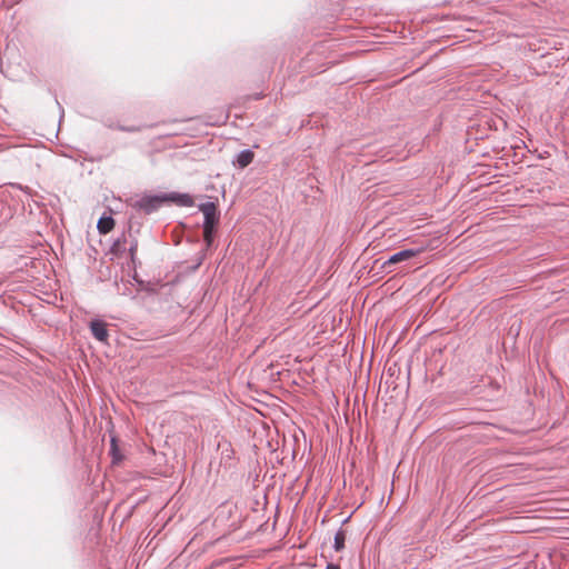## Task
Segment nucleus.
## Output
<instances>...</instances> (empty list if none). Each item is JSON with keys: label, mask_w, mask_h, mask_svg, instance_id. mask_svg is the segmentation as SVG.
Here are the masks:
<instances>
[{"label": "nucleus", "mask_w": 569, "mask_h": 569, "mask_svg": "<svg viewBox=\"0 0 569 569\" xmlns=\"http://www.w3.org/2000/svg\"><path fill=\"white\" fill-rule=\"evenodd\" d=\"M199 209L204 216L202 228H214V224L218 222L216 204L211 201H208L201 203Z\"/></svg>", "instance_id": "nucleus-1"}, {"label": "nucleus", "mask_w": 569, "mask_h": 569, "mask_svg": "<svg viewBox=\"0 0 569 569\" xmlns=\"http://www.w3.org/2000/svg\"><path fill=\"white\" fill-rule=\"evenodd\" d=\"M421 252V249L418 248V249H403V250H400L393 254H391L383 263H382V268L383 269H387L388 267H390L391 264H395V263H399V262H402V261H407L413 257H416L418 253Z\"/></svg>", "instance_id": "nucleus-2"}, {"label": "nucleus", "mask_w": 569, "mask_h": 569, "mask_svg": "<svg viewBox=\"0 0 569 569\" xmlns=\"http://www.w3.org/2000/svg\"><path fill=\"white\" fill-rule=\"evenodd\" d=\"M162 203V199L157 196L143 197L136 201L134 207L142 210L144 213L150 214L159 209Z\"/></svg>", "instance_id": "nucleus-3"}, {"label": "nucleus", "mask_w": 569, "mask_h": 569, "mask_svg": "<svg viewBox=\"0 0 569 569\" xmlns=\"http://www.w3.org/2000/svg\"><path fill=\"white\" fill-rule=\"evenodd\" d=\"M90 331L92 336L100 342H106L109 337L107 323L102 320L96 319L90 322Z\"/></svg>", "instance_id": "nucleus-4"}, {"label": "nucleus", "mask_w": 569, "mask_h": 569, "mask_svg": "<svg viewBox=\"0 0 569 569\" xmlns=\"http://www.w3.org/2000/svg\"><path fill=\"white\" fill-rule=\"evenodd\" d=\"M254 159V153L250 149H243L240 152L237 153L233 164L239 167L240 169H243L248 167Z\"/></svg>", "instance_id": "nucleus-5"}, {"label": "nucleus", "mask_w": 569, "mask_h": 569, "mask_svg": "<svg viewBox=\"0 0 569 569\" xmlns=\"http://www.w3.org/2000/svg\"><path fill=\"white\" fill-rule=\"evenodd\" d=\"M109 453L111 456V461L113 465L120 463L123 459V455L120 451L118 439L116 436H111Z\"/></svg>", "instance_id": "nucleus-6"}, {"label": "nucleus", "mask_w": 569, "mask_h": 569, "mask_svg": "<svg viewBox=\"0 0 569 569\" xmlns=\"http://www.w3.org/2000/svg\"><path fill=\"white\" fill-rule=\"evenodd\" d=\"M113 226H114V220L111 216H102L98 220L97 228L100 233L106 234L113 229Z\"/></svg>", "instance_id": "nucleus-7"}, {"label": "nucleus", "mask_w": 569, "mask_h": 569, "mask_svg": "<svg viewBox=\"0 0 569 569\" xmlns=\"http://www.w3.org/2000/svg\"><path fill=\"white\" fill-rule=\"evenodd\" d=\"M126 243H127V237L124 233H122L111 244V248H110L111 252L116 256L123 253L127 250Z\"/></svg>", "instance_id": "nucleus-8"}, {"label": "nucleus", "mask_w": 569, "mask_h": 569, "mask_svg": "<svg viewBox=\"0 0 569 569\" xmlns=\"http://www.w3.org/2000/svg\"><path fill=\"white\" fill-rule=\"evenodd\" d=\"M172 199L181 207H192L194 204L193 198L189 193H176Z\"/></svg>", "instance_id": "nucleus-9"}, {"label": "nucleus", "mask_w": 569, "mask_h": 569, "mask_svg": "<svg viewBox=\"0 0 569 569\" xmlns=\"http://www.w3.org/2000/svg\"><path fill=\"white\" fill-rule=\"evenodd\" d=\"M345 533L343 531L339 530L336 535H335V541H333V548L339 551L341 549H343L345 547Z\"/></svg>", "instance_id": "nucleus-10"}, {"label": "nucleus", "mask_w": 569, "mask_h": 569, "mask_svg": "<svg viewBox=\"0 0 569 569\" xmlns=\"http://www.w3.org/2000/svg\"><path fill=\"white\" fill-rule=\"evenodd\" d=\"M214 228H203V240L207 247H210L213 242Z\"/></svg>", "instance_id": "nucleus-11"}, {"label": "nucleus", "mask_w": 569, "mask_h": 569, "mask_svg": "<svg viewBox=\"0 0 569 569\" xmlns=\"http://www.w3.org/2000/svg\"><path fill=\"white\" fill-rule=\"evenodd\" d=\"M378 157L386 161H390L395 158V153L390 150H385V148H382L378 151Z\"/></svg>", "instance_id": "nucleus-12"}, {"label": "nucleus", "mask_w": 569, "mask_h": 569, "mask_svg": "<svg viewBox=\"0 0 569 569\" xmlns=\"http://www.w3.org/2000/svg\"><path fill=\"white\" fill-rule=\"evenodd\" d=\"M137 250H138V241L136 239H133L130 242V246L128 248V251L130 253V258H131L132 262H134Z\"/></svg>", "instance_id": "nucleus-13"}, {"label": "nucleus", "mask_w": 569, "mask_h": 569, "mask_svg": "<svg viewBox=\"0 0 569 569\" xmlns=\"http://www.w3.org/2000/svg\"><path fill=\"white\" fill-rule=\"evenodd\" d=\"M118 130L120 131H126V132H136V131H139V128L137 127H123V126H118L117 127Z\"/></svg>", "instance_id": "nucleus-14"}, {"label": "nucleus", "mask_w": 569, "mask_h": 569, "mask_svg": "<svg viewBox=\"0 0 569 569\" xmlns=\"http://www.w3.org/2000/svg\"><path fill=\"white\" fill-rule=\"evenodd\" d=\"M326 569H340V566L337 563L330 562L327 565Z\"/></svg>", "instance_id": "nucleus-15"}]
</instances>
